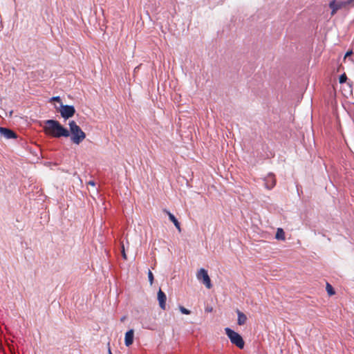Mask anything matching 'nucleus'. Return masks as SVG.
<instances>
[{
    "instance_id": "f257e3e1",
    "label": "nucleus",
    "mask_w": 354,
    "mask_h": 354,
    "mask_svg": "<svg viewBox=\"0 0 354 354\" xmlns=\"http://www.w3.org/2000/svg\"><path fill=\"white\" fill-rule=\"evenodd\" d=\"M44 131L46 135L56 138L69 137V131L55 120H46Z\"/></svg>"
},
{
    "instance_id": "f03ea898",
    "label": "nucleus",
    "mask_w": 354,
    "mask_h": 354,
    "mask_svg": "<svg viewBox=\"0 0 354 354\" xmlns=\"http://www.w3.org/2000/svg\"><path fill=\"white\" fill-rule=\"evenodd\" d=\"M68 127L71 142L75 145H80L86 138V133L74 120L69 121Z\"/></svg>"
},
{
    "instance_id": "7ed1b4c3",
    "label": "nucleus",
    "mask_w": 354,
    "mask_h": 354,
    "mask_svg": "<svg viewBox=\"0 0 354 354\" xmlns=\"http://www.w3.org/2000/svg\"><path fill=\"white\" fill-rule=\"evenodd\" d=\"M225 331L232 344H235L239 348L244 347V341L242 337L230 328H225Z\"/></svg>"
},
{
    "instance_id": "20e7f679",
    "label": "nucleus",
    "mask_w": 354,
    "mask_h": 354,
    "mask_svg": "<svg viewBox=\"0 0 354 354\" xmlns=\"http://www.w3.org/2000/svg\"><path fill=\"white\" fill-rule=\"evenodd\" d=\"M196 278L198 281H201L207 289L212 288V284L207 271L205 269H199L196 273Z\"/></svg>"
},
{
    "instance_id": "39448f33",
    "label": "nucleus",
    "mask_w": 354,
    "mask_h": 354,
    "mask_svg": "<svg viewBox=\"0 0 354 354\" xmlns=\"http://www.w3.org/2000/svg\"><path fill=\"white\" fill-rule=\"evenodd\" d=\"M59 113L61 116L67 120L73 117L75 113V107L72 105H64L62 103L60 104Z\"/></svg>"
},
{
    "instance_id": "423d86ee",
    "label": "nucleus",
    "mask_w": 354,
    "mask_h": 354,
    "mask_svg": "<svg viewBox=\"0 0 354 354\" xmlns=\"http://www.w3.org/2000/svg\"><path fill=\"white\" fill-rule=\"evenodd\" d=\"M351 3H348V0L346 1H339L335 2L332 1L330 3V8L332 9L331 14L333 15L338 10L341 9L343 7L346 6Z\"/></svg>"
},
{
    "instance_id": "0eeeda50",
    "label": "nucleus",
    "mask_w": 354,
    "mask_h": 354,
    "mask_svg": "<svg viewBox=\"0 0 354 354\" xmlns=\"http://www.w3.org/2000/svg\"><path fill=\"white\" fill-rule=\"evenodd\" d=\"M158 300L159 303V306L162 310H165L166 308V300L167 297L164 292L160 289L158 292Z\"/></svg>"
},
{
    "instance_id": "6e6552de",
    "label": "nucleus",
    "mask_w": 354,
    "mask_h": 354,
    "mask_svg": "<svg viewBox=\"0 0 354 354\" xmlns=\"http://www.w3.org/2000/svg\"><path fill=\"white\" fill-rule=\"evenodd\" d=\"M276 183L274 176L272 174H268L265 178V186L267 189H272Z\"/></svg>"
},
{
    "instance_id": "1a4fd4ad",
    "label": "nucleus",
    "mask_w": 354,
    "mask_h": 354,
    "mask_svg": "<svg viewBox=\"0 0 354 354\" xmlns=\"http://www.w3.org/2000/svg\"><path fill=\"white\" fill-rule=\"evenodd\" d=\"M0 134L3 136L6 139H11L16 138V134L14 131L12 130L4 128V127H0Z\"/></svg>"
},
{
    "instance_id": "9d476101",
    "label": "nucleus",
    "mask_w": 354,
    "mask_h": 354,
    "mask_svg": "<svg viewBox=\"0 0 354 354\" xmlns=\"http://www.w3.org/2000/svg\"><path fill=\"white\" fill-rule=\"evenodd\" d=\"M134 337V331L130 329L125 333L124 344L127 346H129L133 344Z\"/></svg>"
},
{
    "instance_id": "9b49d317",
    "label": "nucleus",
    "mask_w": 354,
    "mask_h": 354,
    "mask_svg": "<svg viewBox=\"0 0 354 354\" xmlns=\"http://www.w3.org/2000/svg\"><path fill=\"white\" fill-rule=\"evenodd\" d=\"M168 215L169 220L174 224L175 227L178 229L179 232H180V225L176 218L170 212L167 210H164Z\"/></svg>"
},
{
    "instance_id": "f8f14e48",
    "label": "nucleus",
    "mask_w": 354,
    "mask_h": 354,
    "mask_svg": "<svg viewBox=\"0 0 354 354\" xmlns=\"http://www.w3.org/2000/svg\"><path fill=\"white\" fill-rule=\"evenodd\" d=\"M236 313H237V316H238V319H237L238 324L240 326L245 324L247 321L246 315L244 313H243L242 312H241L240 310H237Z\"/></svg>"
},
{
    "instance_id": "ddd939ff",
    "label": "nucleus",
    "mask_w": 354,
    "mask_h": 354,
    "mask_svg": "<svg viewBox=\"0 0 354 354\" xmlns=\"http://www.w3.org/2000/svg\"><path fill=\"white\" fill-rule=\"evenodd\" d=\"M142 326L143 328L153 330L156 328V325L154 322H149L147 321H143L142 323Z\"/></svg>"
},
{
    "instance_id": "4468645a",
    "label": "nucleus",
    "mask_w": 354,
    "mask_h": 354,
    "mask_svg": "<svg viewBox=\"0 0 354 354\" xmlns=\"http://www.w3.org/2000/svg\"><path fill=\"white\" fill-rule=\"evenodd\" d=\"M275 238L278 240H285V233L282 228L277 229Z\"/></svg>"
},
{
    "instance_id": "2eb2a0df",
    "label": "nucleus",
    "mask_w": 354,
    "mask_h": 354,
    "mask_svg": "<svg viewBox=\"0 0 354 354\" xmlns=\"http://www.w3.org/2000/svg\"><path fill=\"white\" fill-rule=\"evenodd\" d=\"M326 291L328 292V294L331 296V295H335V291L333 290V288L332 287V286L330 284H329L328 283H326Z\"/></svg>"
},
{
    "instance_id": "dca6fc26",
    "label": "nucleus",
    "mask_w": 354,
    "mask_h": 354,
    "mask_svg": "<svg viewBox=\"0 0 354 354\" xmlns=\"http://www.w3.org/2000/svg\"><path fill=\"white\" fill-rule=\"evenodd\" d=\"M178 308L180 313L183 315H189L191 313V311L185 308L183 306H179Z\"/></svg>"
},
{
    "instance_id": "f3484780",
    "label": "nucleus",
    "mask_w": 354,
    "mask_h": 354,
    "mask_svg": "<svg viewBox=\"0 0 354 354\" xmlns=\"http://www.w3.org/2000/svg\"><path fill=\"white\" fill-rule=\"evenodd\" d=\"M346 80H347V77H346V74L344 73L340 75L339 81L340 84H343V83L346 82Z\"/></svg>"
},
{
    "instance_id": "a211bd4d",
    "label": "nucleus",
    "mask_w": 354,
    "mask_h": 354,
    "mask_svg": "<svg viewBox=\"0 0 354 354\" xmlns=\"http://www.w3.org/2000/svg\"><path fill=\"white\" fill-rule=\"evenodd\" d=\"M148 278H149L150 284L152 285L153 283V275L151 270H149V272H148Z\"/></svg>"
},
{
    "instance_id": "6ab92c4d",
    "label": "nucleus",
    "mask_w": 354,
    "mask_h": 354,
    "mask_svg": "<svg viewBox=\"0 0 354 354\" xmlns=\"http://www.w3.org/2000/svg\"><path fill=\"white\" fill-rule=\"evenodd\" d=\"M50 101L52 102V101H57L58 102H60V104L62 103L61 102V99H60V97L59 96H55V97H53L50 99Z\"/></svg>"
},
{
    "instance_id": "aec40b11",
    "label": "nucleus",
    "mask_w": 354,
    "mask_h": 354,
    "mask_svg": "<svg viewBox=\"0 0 354 354\" xmlns=\"http://www.w3.org/2000/svg\"><path fill=\"white\" fill-rule=\"evenodd\" d=\"M122 257L124 259H127V254L125 253V251H124V245H122Z\"/></svg>"
},
{
    "instance_id": "412c9836",
    "label": "nucleus",
    "mask_w": 354,
    "mask_h": 354,
    "mask_svg": "<svg viewBox=\"0 0 354 354\" xmlns=\"http://www.w3.org/2000/svg\"><path fill=\"white\" fill-rule=\"evenodd\" d=\"M88 185H91V186H93V187L95 185V182H94V181H92V180H91V181H89V182L88 183Z\"/></svg>"
},
{
    "instance_id": "4be33fe9",
    "label": "nucleus",
    "mask_w": 354,
    "mask_h": 354,
    "mask_svg": "<svg viewBox=\"0 0 354 354\" xmlns=\"http://www.w3.org/2000/svg\"><path fill=\"white\" fill-rule=\"evenodd\" d=\"M352 54V51H348L346 54H345V57L351 55Z\"/></svg>"
},
{
    "instance_id": "5701e85b",
    "label": "nucleus",
    "mask_w": 354,
    "mask_h": 354,
    "mask_svg": "<svg viewBox=\"0 0 354 354\" xmlns=\"http://www.w3.org/2000/svg\"><path fill=\"white\" fill-rule=\"evenodd\" d=\"M109 354H112L111 351V349H109Z\"/></svg>"
}]
</instances>
